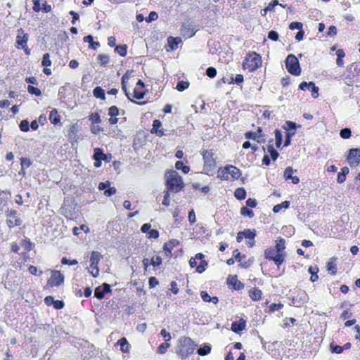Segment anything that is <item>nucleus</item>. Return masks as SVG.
<instances>
[{
  "label": "nucleus",
  "mask_w": 360,
  "mask_h": 360,
  "mask_svg": "<svg viewBox=\"0 0 360 360\" xmlns=\"http://www.w3.org/2000/svg\"><path fill=\"white\" fill-rule=\"evenodd\" d=\"M165 179L167 189L171 193H177L183 190L185 186L181 176L174 169L166 172Z\"/></svg>",
  "instance_id": "obj_1"
},
{
  "label": "nucleus",
  "mask_w": 360,
  "mask_h": 360,
  "mask_svg": "<svg viewBox=\"0 0 360 360\" xmlns=\"http://www.w3.org/2000/svg\"><path fill=\"white\" fill-rule=\"evenodd\" d=\"M195 345L190 338H184L180 340L179 354L182 357H186L193 353L195 349Z\"/></svg>",
  "instance_id": "obj_2"
},
{
  "label": "nucleus",
  "mask_w": 360,
  "mask_h": 360,
  "mask_svg": "<svg viewBox=\"0 0 360 360\" xmlns=\"http://www.w3.org/2000/svg\"><path fill=\"white\" fill-rule=\"evenodd\" d=\"M262 63L261 57L255 52L248 54L243 62V68L252 72L256 70Z\"/></svg>",
  "instance_id": "obj_3"
},
{
  "label": "nucleus",
  "mask_w": 360,
  "mask_h": 360,
  "mask_svg": "<svg viewBox=\"0 0 360 360\" xmlns=\"http://www.w3.org/2000/svg\"><path fill=\"white\" fill-rule=\"evenodd\" d=\"M288 71L292 75L298 76L301 73V68L297 57L293 54L287 56L285 60Z\"/></svg>",
  "instance_id": "obj_4"
},
{
  "label": "nucleus",
  "mask_w": 360,
  "mask_h": 360,
  "mask_svg": "<svg viewBox=\"0 0 360 360\" xmlns=\"http://www.w3.org/2000/svg\"><path fill=\"white\" fill-rule=\"evenodd\" d=\"M77 203L71 197H67L64 199L63 205L60 209V213L65 217H72L75 214Z\"/></svg>",
  "instance_id": "obj_5"
},
{
  "label": "nucleus",
  "mask_w": 360,
  "mask_h": 360,
  "mask_svg": "<svg viewBox=\"0 0 360 360\" xmlns=\"http://www.w3.org/2000/svg\"><path fill=\"white\" fill-rule=\"evenodd\" d=\"M240 170L234 166H226L221 171H219L218 176L223 179H238L240 176Z\"/></svg>",
  "instance_id": "obj_6"
},
{
  "label": "nucleus",
  "mask_w": 360,
  "mask_h": 360,
  "mask_svg": "<svg viewBox=\"0 0 360 360\" xmlns=\"http://www.w3.org/2000/svg\"><path fill=\"white\" fill-rule=\"evenodd\" d=\"M103 258V256L100 254V252L97 251H93L91 252V258H90V268L91 270H89V273L92 275L93 277L96 278L99 274V269L98 267V264L99 261Z\"/></svg>",
  "instance_id": "obj_7"
},
{
  "label": "nucleus",
  "mask_w": 360,
  "mask_h": 360,
  "mask_svg": "<svg viewBox=\"0 0 360 360\" xmlns=\"http://www.w3.org/2000/svg\"><path fill=\"white\" fill-rule=\"evenodd\" d=\"M6 215L7 217L6 224L9 228L19 226L22 224V220L16 210H8L6 212Z\"/></svg>",
  "instance_id": "obj_8"
},
{
  "label": "nucleus",
  "mask_w": 360,
  "mask_h": 360,
  "mask_svg": "<svg viewBox=\"0 0 360 360\" xmlns=\"http://www.w3.org/2000/svg\"><path fill=\"white\" fill-rule=\"evenodd\" d=\"M198 29L193 22L187 20L184 22L181 28V34L186 38L193 37Z\"/></svg>",
  "instance_id": "obj_9"
},
{
  "label": "nucleus",
  "mask_w": 360,
  "mask_h": 360,
  "mask_svg": "<svg viewBox=\"0 0 360 360\" xmlns=\"http://www.w3.org/2000/svg\"><path fill=\"white\" fill-rule=\"evenodd\" d=\"M64 283V276L58 271H51V276L48 280L51 286H60Z\"/></svg>",
  "instance_id": "obj_10"
},
{
  "label": "nucleus",
  "mask_w": 360,
  "mask_h": 360,
  "mask_svg": "<svg viewBox=\"0 0 360 360\" xmlns=\"http://www.w3.org/2000/svg\"><path fill=\"white\" fill-rule=\"evenodd\" d=\"M181 42V38L179 37H169L167 38V45L165 46V49L167 51L176 50L178 48V45Z\"/></svg>",
  "instance_id": "obj_11"
},
{
  "label": "nucleus",
  "mask_w": 360,
  "mask_h": 360,
  "mask_svg": "<svg viewBox=\"0 0 360 360\" xmlns=\"http://www.w3.org/2000/svg\"><path fill=\"white\" fill-rule=\"evenodd\" d=\"M28 39V34L24 33L22 28L18 30L16 43L21 48H25L27 46Z\"/></svg>",
  "instance_id": "obj_12"
},
{
  "label": "nucleus",
  "mask_w": 360,
  "mask_h": 360,
  "mask_svg": "<svg viewBox=\"0 0 360 360\" xmlns=\"http://www.w3.org/2000/svg\"><path fill=\"white\" fill-rule=\"evenodd\" d=\"M229 285L233 286V288L236 290H240L244 288V284L238 280L237 276H229L227 279Z\"/></svg>",
  "instance_id": "obj_13"
},
{
  "label": "nucleus",
  "mask_w": 360,
  "mask_h": 360,
  "mask_svg": "<svg viewBox=\"0 0 360 360\" xmlns=\"http://www.w3.org/2000/svg\"><path fill=\"white\" fill-rule=\"evenodd\" d=\"M262 129L261 127H259L257 130V131H248L245 134V136L248 139H253L257 140L258 143H260L262 141Z\"/></svg>",
  "instance_id": "obj_14"
},
{
  "label": "nucleus",
  "mask_w": 360,
  "mask_h": 360,
  "mask_svg": "<svg viewBox=\"0 0 360 360\" xmlns=\"http://www.w3.org/2000/svg\"><path fill=\"white\" fill-rule=\"evenodd\" d=\"M108 115L110 118L108 120L110 124H115L117 122V118L116 117L119 115V109L115 106L112 105L108 109Z\"/></svg>",
  "instance_id": "obj_15"
},
{
  "label": "nucleus",
  "mask_w": 360,
  "mask_h": 360,
  "mask_svg": "<svg viewBox=\"0 0 360 360\" xmlns=\"http://www.w3.org/2000/svg\"><path fill=\"white\" fill-rule=\"evenodd\" d=\"M308 300V297L305 292H302L301 294H298L295 297L292 299V303L296 307H300L306 303Z\"/></svg>",
  "instance_id": "obj_16"
},
{
  "label": "nucleus",
  "mask_w": 360,
  "mask_h": 360,
  "mask_svg": "<svg viewBox=\"0 0 360 360\" xmlns=\"http://www.w3.org/2000/svg\"><path fill=\"white\" fill-rule=\"evenodd\" d=\"M246 326V321L243 319H240L239 321H233L231 324V330L236 333H239L245 329Z\"/></svg>",
  "instance_id": "obj_17"
},
{
  "label": "nucleus",
  "mask_w": 360,
  "mask_h": 360,
  "mask_svg": "<svg viewBox=\"0 0 360 360\" xmlns=\"http://www.w3.org/2000/svg\"><path fill=\"white\" fill-rule=\"evenodd\" d=\"M150 227L151 226L150 224L146 223L142 225L141 230L143 233L148 232L149 238H158V230H150Z\"/></svg>",
  "instance_id": "obj_18"
},
{
  "label": "nucleus",
  "mask_w": 360,
  "mask_h": 360,
  "mask_svg": "<svg viewBox=\"0 0 360 360\" xmlns=\"http://www.w3.org/2000/svg\"><path fill=\"white\" fill-rule=\"evenodd\" d=\"M274 140L271 139L269 141L268 144L266 145V148L264 146H262V150L265 153L266 149L267 150V152L270 153L271 158H278L279 154L276 151V150L274 147L273 144Z\"/></svg>",
  "instance_id": "obj_19"
},
{
  "label": "nucleus",
  "mask_w": 360,
  "mask_h": 360,
  "mask_svg": "<svg viewBox=\"0 0 360 360\" xmlns=\"http://www.w3.org/2000/svg\"><path fill=\"white\" fill-rule=\"evenodd\" d=\"M204 169L206 171L207 174H210L215 169L216 163L215 159H204Z\"/></svg>",
  "instance_id": "obj_20"
},
{
  "label": "nucleus",
  "mask_w": 360,
  "mask_h": 360,
  "mask_svg": "<svg viewBox=\"0 0 360 360\" xmlns=\"http://www.w3.org/2000/svg\"><path fill=\"white\" fill-rule=\"evenodd\" d=\"M177 245H179V241L176 239H172L169 242L165 243L163 246V250L165 252V255L167 256L170 255L173 248L176 246Z\"/></svg>",
  "instance_id": "obj_21"
},
{
  "label": "nucleus",
  "mask_w": 360,
  "mask_h": 360,
  "mask_svg": "<svg viewBox=\"0 0 360 360\" xmlns=\"http://www.w3.org/2000/svg\"><path fill=\"white\" fill-rule=\"evenodd\" d=\"M145 92L143 89H141L140 86H136L133 90L132 99L135 98L141 100L143 98Z\"/></svg>",
  "instance_id": "obj_22"
},
{
  "label": "nucleus",
  "mask_w": 360,
  "mask_h": 360,
  "mask_svg": "<svg viewBox=\"0 0 360 360\" xmlns=\"http://www.w3.org/2000/svg\"><path fill=\"white\" fill-rule=\"evenodd\" d=\"M349 173V168L344 167L341 169V172L338 174L337 181L339 184H342L346 179V175Z\"/></svg>",
  "instance_id": "obj_23"
},
{
  "label": "nucleus",
  "mask_w": 360,
  "mask_h": 360,
  "mask_svg": "<svg viewBox=\"0 0 360 360\" xmlns=\"http://www.w3.org/2000/svg\"><path fill=\"white\" fill-rule=\"evenodd\" d=\"M143 265L146 269L148 268V266L153 265V266H156L158 265V257L153 256L152 257H145L143 260Z\"/></svg>",
  "instance_id": "obj_24"
},
{
  "label": "nucleus",
  "mask_w": 360,
  "mask_h": 360,
  "mask_svg": "<svg viewBox=\"0 0 360 360\" xmlns=\"http://www.w3.org/2000/svg\"><path fill=\"white\" fill-rule=\"evenodd\" d=\"M93 94L97 98H100L103 101L105 100V91L101 86H96L93 90Z\"/></svg>",
  "instance_id": "obj_25"
},
{
  "label": "nucleus",
  "mask_w": 360,
  "mask_h": 360,
  "mask_svg": "<svg viewBox=\"0 0 360 360\" xmlns=\"http://www.w3.org/2000/svg\"><path fill=\"white\" fill-rule=\"evenodd\" d=\"M84 41L89 43V47L94 50L100 46V44L98 42L94 41V39L91 35H87L84 37Z\"/></svg>",
  "instance_id": "obj_26"
},
{
  "label": "nucleus",
  "mask_w": 360,
  "mask_h": 360,
  "mask_svg": "<svg viewBox=\"0 0 360 360\" xmlns=\"http://www.w3.org/2000/svg\"><path fill=\"white\" fill-rule=\"evenodd\" d=\"M20 165H21V169L19 172V174H25V169L29 167L32 162L30 161V159H20Z\"/></svg>",
  "instance_id": "obj_27"
},
{
  "label": "nucleus",
  "mask_w": 360,
  "mask_h": 360,
  "mask_svg": "<svg viewBox=\"0 0 360 360\" xmlns=\"http://www.w3.org/2000/svg\"><path fill=\"white\" fill-rule=\"evenodd\" d=\"M234 196L238 200H244L246 197V191L245 190L244 188H238L236 189L234 192Z\"/></svg>",
  "instance_id": "obj_28"
},
{
  "label": "nucleus",
  "mask_w": 360,
  "mask_h": 360,
  "mask_svg": "<svg viewBox=\"0 0 360 360\" xmlns=\"http://www.w3.org/2000/svg\"><path fill=\"white\" fill-rule=\"evenodd\" d=\"M276 249L277 252L282 253V251L285 248V241L283 238H279L276 240Z\"/></svg>",
  "instance_id": "obj_29"
},
{
  "label": "nucleus",
  "mask_w": 360,
  "mask_h": 360,
  "mask_svg": "<svg viewBox=\"0 0 360 360\" xmlns=\"http://www.w3.org/2000/svg\"><path fill=\"white\" fill-rule=\"evenodd\" d=\"M290 201H288V200H285V201H283L280 204H277L274 207H273V211L275 213H278L281 209L283 208H285V209H287L290 206Z\"/></svg>",
  "instance_id": "obj_30"
},
{
  "label": "nucleus",
  "mask_w": 360,
  "mask_h": 360,
  "mask_svg": "<svg viewBox=\"0 0 360 360\" xmlns=\"http://www.w3.org/2000/svg\"><path fill=\"white\" fill-rule=\"evenodd\" d=\"M262 291L258 288H254L250 291V297L252 300H259L262 296Z\"/></svg>",
  "instance_id": "obj_31"
},
{
  "label": "nucleus",
  "mask_w": 360,
  "mask_h": 360,
  "mask_svg": "<svg viewBox=\"0 0 360 360\" xmlns=\"http://www.w3.org/2000/svg\"><path fill=\"white\" fill-rule=\"evenodd\" d=\"M49 120L54 124H56L60 122V116L58 115V111L56 109L51 111Z\"/></svg>",
  "instance_id": "obj_32"
},
{
  "label": "nucleus",
  "mask_w": 360,
  "mask_h": 360,
  "mask_svg": "<svg viewBox=\"0 0 360 360\" xmlns=\"http://www.w3.org/2000/svg\"><path fill=\"white\" fill-rule=\"evenodd\" d=\"M129 79V77L127 76V75H124L122 77V89L124 91L126 96H127L128 99L130 101H132L131 94L127 92V87H126V82L127 80Z\"/></svg>",
  "instance_id": "obj_33"
},
{
  "label": "nucleus",
  "mask_w": 360,
  "mask_h": 360,
  "mask_svg": "<svg viewBox=\"0 0 360 360\" xmlns=\"http://www.w3.org/2000/svg\"><path fill=\"white\" fill-rule=\"evenodd\" d=\"M117 344L120 345V349L123 352L128 351L129 344L125 338H122L120 340H119Z\"/></svg>",
  "instance_id": "obj_34"
},
{
  "label": "nucleus",
  "mask_w": 360,
  "mask_h": 360,
  "mask_svg": "<svg viewBox=\"0 0 360 360\" xmlns=\"http://www.w3.org/2000/svg\"><path fill=\"white\" fill-rule=\"evenodd\" d=\"M283 141V135L280 130L275 131V144L276 148H280Z\"/></svg>",
  "instance_id": "obj_35"
},
{
  "label": "nucleus",
  "mask_w": 360,
  "mask_h": 360,
  "mask_svg": "<svg viewBox=\"0 0 360 360\" xmlns=\"http://www.w3.org/2000/svg\"><path fill=\"white\" fill-rule=\"evenodd\" d=\"M115 51L121 56H125L127 53V46L126 44L117 45Z\"/></svg>",
  "instance_id": "obj_36"
},
{
  "label": "nucleus",
  "mask_w": 360,
  "mask_h": 360,
  "mask_svg": "<svg viewBox=\"0 0 360 360\" xmlns=\"http://www.w3.org/2000/svg\"><path fill=\"white\" fill-rule=\"evenodd\" d=\"M211 351V346L210 345H205L203 347H200L197 352L200 356L208 354Z\"/></svg>",
  "instance_id": "obj_37"
},
{
  "label": "nucleus",
  "mask_w": 360,
  "mask_h": 360,
  "mask_svg": "<svg viewBox=\"0 0 360 360\" xmlns=\"http://www.w3.org/2000/svg\"><path fill=\"white\" fill-rule=\"evenodd\" d=\"M284 259H285V254L277 252L275 257L272 260L275 262V264L278 266H279L284 262Z\"/></svg>",
  "instance_id": "obj_38"
},
{
  "label": "nucleus",
  "mask_w": 360,
  "mask_h": 360,
  "mask_svg": "<svg viewBox=\"0 0 360 360\" xmlns=\"http://www.w3.org/2000/svg\"><path fill=\"white\" fill-rule=\"evenodd\" d=\"M175 167L178 170L181 169L184 174H187L190 171L189 167L187 165H184V163L181 161H177L175 164Z\"/></svg>",
  "instance_id": "obj_39"
},
{
  "label": "nucleus",
  "mask_w": 360,
  "mask_h": 360,
  "mask_svg": "<svg viewBox=\"0 0 360 360\" xmlns=\"http://www.w3.org/2000/svg\"><path fill=\"white\" fill-rule=\"evenodd\" d=\"M285 129L288 132H293L295 134L296 124L291 121H286Z\"/></svg>",
  "instance_id": "obj_40"
},
{
  "label": "nucleus",
  "mask_w": 360,
  "mask_h": 360,
  "mask_svg": "<svg viewBox=\"0 0 360 360\" xmlns=\"http://www.w3.org/2000/svg\"><path fill=\"white\" fill-rule=\"evenodd\" d=\"M244 237L249 240H254L256 236V231L255 229H245L244 231Z\"/></svg>",
  "instance_id": "obj_41"
},
{
  "label": "nucleus",
  "mask_w": 360,
  "mask_h": 360,
  "mask_svg": "<svg viewBox=\"0 0 360 360\" xmlns=\"http://www.w3.org/2000/svg\"><path fill=\"white\" fill-rule=\"evenodd\" d=\"M243 76L240 74H237L235 77L233 76L231 77V81L229 82V84L236 83V84L239 85L243 82Z\"/></svg>",
  "instance_id": "obj_42"
},
{
  "label": "nucleus",
  "mask_w": 360,
  "mask_h": 360,
  "mask_svg": "<svg viewBox=\"0 0 360 360\" xmlns=\"http://www.w3.org/2000/svg\"><path fill=\"white\" fill-rule=\"evenodd\" d=\"M327 269L333 275H335L337 272V265L333 261L327 262Z\"/></svg>",
  "instance_id": "obj_43"
},
{
  "label": "nucleus",
  "mask_w": 360,
  "mask_h": 360,
  "mask_svg": "<svg viewBox=\"0 0 360 360\" xmlns=\"http://www.w3.org/2000/svg\"><path fill=\"white\" fill-rule=\"evenodd\" d=\"M240 214L243 216H247L249 218H252L254 217V212L252 210L249 209L247 207H242L240 209Z\"/></svg>",
  "instance_id": "obj_44"
},
{
  "label": "nucleus",
  "mask_w": 360,
  "mask_h": 360,
  "mask_svg": "<svg viewBox=\"0 0 360 360\" xmlns=\"http://www.w3.org/2000/svg\"><path fill=\"white\" fill-rule=\"evenodd\" d=\"M188 86H189V82H186V81H179L177 83L176 89L179 91H183L185 89H186L188 87Z\"/></svg>",
  "instance_id": "obj_45"
},
{
  "label": "nucleus",
  "mask_w": 360,
  "mask_h": 360,
  "mask_svg": "<svg viewBox=\"0 0 360 360\" xmlns=\"http://www.w3.org/2000/svg\"><path fill=\"white\" fill-rule=\"evenodd\" d=\"M276 256L275 250L273 248H268L264 252V257L266 259L272 260Z\"/></svg>",
  "instance_id": "obj_46"
},
{
  "label": "nucleus",
  "mask_w": 360,
  "mask_h": 360,
  "mask_svg": "<svg viewBox=\"0 0 360 360\" xmlns=\"http://www.w3.org/2000/svg\"><path fill=\"white\" fill-rule=\"evenodd\" d=\"M94 296L98 300H102L104 297L105 293L103 292V290L101 286L96 288L94 290Z\"/></svg>",
  "instance_id": "obj_47"
},
{
  "label": "nucleus",
  "mask_w": 360,
  "mask_h": 360,
  "mask_svg": "<svg viewBox=\"0 0 360 360\" xmlns=\"http://www.w3.org/2000/svg\"><path fill=\"white\" fill-rule=\"evenodd\" d=\"M347 158H360V149L352 148L349 150Z\"/></svg>",
  "instance_id": "obj_48"
},
{
  "label": "nucleus",
  "mask_w": 360,
  "mask_h": 360,
  "mask_svg": "<svg viewBox=\"0 0 360 360\" xmlns=\"http://www.w3.org/2000/svg\"><path fill=\"white\" fill-rule=\"evenodd\" d=\"M41 65L44 67H49L51 65V61L50 60V54L46 53L43 56Z\"/></svg>",
  "instance_id": "obj_49"
},
{
  "label": "nucleus",
  "mask_w": 360,
  "mask_h": 360,
  "mask_svg": "<svg viewBox=\"0 0 360 360\" xmlns=\"http://www.w3.org/2000/svg\"><path fill=\"white\" fill-rule=\"evenodd\" d=\"M27 91L30 94H34L35 96H41V91L39 89L37 88V87H34L33 86H31V85H29L27 86Z\"/></svg>",
  "instance_id": "obj_50"
},
{
  "label": "nucleus",
  "mask_w": 360,
  "mask_h": 360,
  "mask_svg": "<svg viewBox=\"0 0 360 360\" xmlns=\"http://www.w3.org/2000/svg\"><path fill=\"white\" fill-rule=\"evenodd\" d=\"M351 129L349 128H344L340 130V136L342 138V139H349L350 136H351Z\"/></svg>",
  "instance_id": "obj_51"
},
{
  "label": "nucleus",
  "mask_w": 360,
  "mask_h": 360,
  "mask_svg": "<svg viewBox=\"0 0 360 360\" xmlns=\"http://www.w3.org/2000/svg\"><path fill=\"white\" fill-rule=\"evenodd\" d=\"M207 266V262L205 260L200 262V264L196 267V271L199 274H202L205 271V267Z\"/></svg>",
  "instance_id": "obj_52"
},
{
  "label": "nucleus",
  "mask_w": 360,
  "mask_h": 360,
  "mask_svg": "<svg viewBox=\"0 0 360 360\" xmlns=\"http://www.w3.org/2000/svg\"><path fill=\"white\" fill-rule=\"evenodd\" d=\"M309 90H311V96L314 98L319 96V87L315 85L314 82H311V87Z\"/></svg>",
  "instance_id": "obj_53"
},
{
  "label": "nucleus",
  "mask_w": 360,
  "mask_h": 360,
  "mask_svg": "<svg viewBox=\"0 0 360 360\" xmlns=\"http://www.w3.org/2000/svg\"><path fill=\"white\" fill-rule=\"evenodd\" d=\"M28 271L31 274L34 275V276H41L43 274L42 271H38L37 267L35 266H32V265L30 266Z\"/></svg>",
  "instance_id": "obj_54"
},
{
  "label": "nucleus",
  "mask_w": 360,
  "mask_h": 360,
  "mask_svg": "<svg viewBox=\"0 0 360 360\" xmlns=\"http://www.w3.org/2000/svg\"><path fill=\"white\" fill-rule=\"evenodd\" d=\"M316 271H315L312 266H310L309 269V272L311 274L310 280L312 282H315L319 278V276L317 275L318 269L316 268Z\"/></svg>",
  "instance_id": "obj_55"
},
{
  "label": "nucleus",
  "mask_w": 360,
  "mask_h": 360,
  "mask_svg": "<svg viewBox=\"0 0 360 360\" xmlns=\"http://www.w3.org/2000/svg\"><path fill=\"white\" fill-rule=\"evenodd\" d=\"M170 347L169 342H165L159 345V354H165Z\"/></svg>",
  "instance_id": "obj_56"
},
{
  "label": "nucleus",
  "mask_w": 360,
  "mask_h": 360,
  "mask_svg": "<svg viewBox=\"0 0 360 360\" xmlns=\"http://www.w3.org/2000/svg\"><path fill=\"white\" fill-rule=\"evenodd\" d=\"M330 348L333 353L340 354L343 352V347L337 345L330 344Z\"/></svg>",
  "instance_id": "obj_57"
},
{
  "label": "nucleus",
  "mask_w": 360,
  "mask_h": 360,
  "mask_svg": "<svg viewBox=\"0 0 360 360\" xmlns=\"http://www.w3.org/2000/svg\"><path fill=\"white\" fill-rule=\"evenodd\" d=\"M243 148L244 149L251 148L252 152L257 151L258 150V146H257L256 145H252V143L249 141H246L243 143Z\"/></svg>",
  "instance_id": "obj_58"
},
{
  "label": "nucleus",
  "mask_w": 360,
  "mask_h": 360,
  "mask_svg": "<svg viewBox=\"0 0 360 360\" xmlns=\"http://www.w3.org/2000/svg\"><path fill=\"white\" fill-rule=\"evenodd\" d=\"M206 75L210 77L214 78L217 75V70L213 67H210L206 70Z\"/></svg>",
  "instance_id": "obj_59"
},
{
  "label": "nucleus",
  "mask_w": 360,
  "mask_h": 360,
  "mask_svg": "<svg viewBox=\"0 0 360 360\" xmlns=\"http://www.w3.org/2000/svg\"><path fill=\"white\" fill-rule=\"evenodd\" d=\"M98 60L102 65H107L109 62V57L108 55L100 54L98 56Z\"/></svg>",
  "instance_id": "obj_60"
},
{
  "label": "nucleus",
  "mask_w": 360,
  "mask_h": 360,
  "mask_svg": "<svg viewBox=\"0 0 360 360\" xmlns=\"http://www.w3.org/2000/svg\"><path fill=\"white\" fill-rule=\"evenodd\" d=\"M20 129L22 131H28L30 129L29 122L27 120L21 121L20 124Z\"/></svg>",
  "instance_id": "obj_61"
},
{
  "label": "nucleus",
  "mask_w": 360,
  "mask_h": 360,
  "mask_svg": "<svg viewBox=\"0 0 360 360\" xmlns=\"http://www.w3.org/2000/svg\"><path fill=\"white\" fill-rule=\"evenodd\" d=\"M233 256L235 257V259L238 262H240L242 261L243 258L245 257V255H241L240 252L238 251V249L235 250L233 252Z\"/></svg>",
  "instance_id": "obj_62"
},
{
  "label": "nucleus",
  "mask_w": 360,
  "mask_h": 360,
  "mask_svg": "<svg viewBox=\"0 0 360 360\" xmlns=\"http://www.w3.org/2000/svg\"><path fill=\"white\" fill-rule=\"evenodd\" d=\"M90 120L93 124H98L101 122V117L98 113L92 114L90 116Z\"/></svg>",
  "instance_id": "obj_63"
},
{
  "label": "nucleus",
  "mask_w": 360,
  "mask_h": 360,
  "mask_svg": "<svg viewBox=\"0 0 360 360\" xmlns=\"http://www.w3.org/2000/svg\"><path fill=\"white\" fill-rule=\"evenodd\" d=\"M268 38L273 41H277L278 39V34L276 31L271 30L268 33Z\"/></svg>",
  "instance_id": "obj_64"
}]
</instances>
